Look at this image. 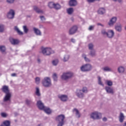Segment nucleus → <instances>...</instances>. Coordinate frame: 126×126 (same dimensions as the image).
<instances>
[{"label":"nucleus","mask_w":126,"mask_h":126,"mask_svg":"<svg viewBox=\"0 0 126 126\" xmlns=\"http://www.w3.org/2000/svg\"><path fill=\"white\" fill-rule=\"evenodd\" d=\"M14 0H7L6 1L8 3H13V2H14Z\"/></svg>","instance_id":"obj_47"},{"label":"nucleus","mask_w":126,"mask_h":126,"mask_svg":"<svg viewBox=\"0 0 126 126\" xmlns=\"http://www.w3.org/2000/svg\"><path fill=\"white\" fill-rule=\"evenodd\" d=\"M46 114L47 115H50L52 113V110L50 108L45 107L43 109H42Z\"/></svg>","instance_id":"obj_18"},{"label":"nucleus","mask_w":126,"mask_h":126,"mask_svg":"<svg viewBox=\"0 0 126 126\" xmlns=\"http://www.w3.org/2000/svg\"><path fill=\"white\" fill-rule=\"evenodd\" d=\"M40 18L42 21H45L46 20V18L44 16H40Z\"/></svg>","instance_id":"obj_48"},{"label":"nucleus","mask_w":126,"mask_h":126,"mask_svg":"<svg viewBox=\"0 0 126 126\" xmlns=\"http://www.w3.org/2000/svg\"><path fill=\"white\" fill-rule=\"evenodd\" d=\"M71 41L72 42V43H75V39H74L73 38H71Z\"/></svg>","instance_id":"obj_54"},{"label":"nucleus","mask_w":126,"mask_h":126,"mask_svg":"<svg viewBox=\"0 0 126 126\" xmlns=\"http://www.w3.org/2000/svg\"><path fill=\"white\" fill-rule=\"evenodd\" d=\"M76 95L78 98H83L84 97V94L82 93L81 90H77Z\"/></svg>","instance_id":"obj_13"},{"label":"nucleus","mask_w":126,"mask_h":126,"mask_svg":"<svg viewBox=\"0 0 126 126\" xmlns=\"http://www.w3.org/2000/svg\"><path fill=\"white\" fill-rule=\"evenodd\" d=\"M69 60V55H64L63 59V62H67Z\"/></svg>","instance_id":"obj_32"},{"label":"nucleus","mask_w":126,"mask_h":126,"mask_svg":"<svg viewBox=\"0 0 126 126\" xmlns=\"http://www.w3.org/2000/svg\"><path fill=\"white\" fill-rule=\"evenodd\" d=\"M77 31V26H73L71 29L69 30V34L70 35H72L74 34Z\"/></svg>","instance_id":"obj_11"},{"label":"nucleus","mask_w":126,"mask_h":126,"mask_svg":"<svg viewBox=\"0 0 126 126\" xmlns=\"http://www.w3.org/2000/svg\"><path fill=\"white\" fill-rule=\"evenodd\" d=\"M42 84L44 87H46V88L51 87L52 86L51 78L49 77H44L42 81Z\"/></svg>","instance_id":"obj_2"},{"label":"nucleus","mask_w":126,"mask_h":126,"mask_svg":"<svg viewBox=\"0 0 126 126\" xmlns=\"http://www.w3.org/2000/svg\"><path fill=\"white\" fill-rule=\"evenodd\" d=\"M81 90L83 93H87L88 92V89L85 87H83L82 89Z\"/></svg>","instance_id":"obj_39"},{"label":"nucleus","mask_w":126,"mask_h":126,"mask_svg":"<svg viewBox=\"0 0 126 126\" xmlns=\"http://www.w3.org/2000/svg\"><path fill=\"white\" fill-rule=\"evenodd\" d=\"M10 126V122L9 121H4L3 124L0 126Z\"/></svg>","instance_id":"obj_27"},{"label":"nucleus","mask_w":126,"mask_h":126,"mask_svg":"<svg viewBox=\"0 0 126 126\" xmlns=\"http://www.w3.org/2000/svg\"><path fill=\"white\" fill-rule=\"evenodd\" d=\"M31 102V101L28 99H27L26 100V104H27V105H29V104H30Z\"/></svg>","instance_id":"obj_51"},{"label":"nucleus","mask_w":126,"mask_h":126,"mask_svg":"<svg viewBox=\"0 0 126 126\" xmlns=\"http://www.w3.org/2000/svg\"><path fill=\"white\" fill-rule=\"evenodd\" d=\"M11 76H16V73L11 74Z\"/></svg>","instance_id":"obj_57"},{"label":"nucleus","mask_w":126,"mask_h":126,"mask_svg":"<svg viewBox=\"0 0 126 126\" xmlns=\"http://www.w3.org/2000/svg\"><path fill=\"white\" fill-rule=\"evenodd\" d=\"M38 126H41V125H38Z\"/></svg>","instance_id":"obj_59"},{"label":"nucleus","mask_w":126,"mask_h":126,"mask_svg":"<svg viewBox=\"0 0 126 126\" xmlns=\"http://www.w3.org/2000/svg\"><path fill=\"white\" fill-rule=\"evenodd\" d=\"M33 9L37 13H44V10L40 9L36 6L33 7Z\"/></svg>","instance_id":"obj_17"},{"label":"nucleus","mask_w":126,"mask_h":126,"mask_svg":"<svg viewBox=\"0 0 126 126\" xmlns=\"http://www.w3.org/2000/svg\"><path fill=\"white\" fill-rule=\"evenodd\" d=\"M90 117L91 119H93V120H100L102 117V114L100 112L95 111L90 114Z\"/></svg>","instance_id":"obj_6"},{"label":"nucleus","mask_w":126,"mask_h":126,"mask_svg":"<svg viewBox=\"0 0 126 126\" xmlns=\"http://www.w3.org/2000/svg\"><path fill=\"white\" fill-rule=\"evenodd\" d=\"M113 1H118V2H122V0H112Z\"/></svg>","instance_id":"obj_55"},{"label":"nucleus","mask_w":126,"mask_h":126,"mask_svg":"<svg viewBox=\"0 0 126 126\" xmlns=\"http://www.w3.org/2000/svg\"><path fill=\"white\" fill-rule=\"evenodd\" d=\"M101 33L102 34V35H104V36H107L108 34V32H106V30H102L101 31Z\"/></svg>","instance_id":"obj_43"},{"label":"nucleus","mask_w":126,"mask_h":126,"mask_svg":"<svg viewBox=\"0 0 126 126\" xmlns=\"http://www.w3.org/2000/svg\"><path fill=\"white\" fill-rule=\"evenodd\" d=\"M90 56H91V57H95L96 51H95V50H92L90 52Z\"/></svg>","instance_id":"obj_37"},{"label":"nucleus","mask_w":126,"mask_h":126,"mask_svg":"<svg viewBox=\"0 0 126 126\" xmlns=\"http://www.w3.org/2000/svg\"><path fill=\"white\" fill-rule=\"evenodd\" d=\"M35 94L36 96H41L39 88H36Z\"/></svg>","instance_id":"obj_35"},{"label":"nucleus","mask_w":126,"mask_h":126,"mask_svg":"<svg viewBox=\"0 0 126 126\" xmlns=\"http://www.w3.org/2000/svg\"><path fill=\"white\" fill-rule=\"evenodd\" d=\"M118 71L119 73H124L125 72V67L120 66L118 68Z\"/></svg>","instance_id":"obj_21"},{"label":"nucleus","mask_w":126,"mask_h":126,"mask_svg":"<svg viewBox=\"0 0 126 126\" xmlns=\"http://www.w3.org/2000/svg\"><path fill=\"white\" fill-rule=\"evenodd\" d=\"M114 35H115V32L112 30H109L107 31V34L106 36L108 38H113Z\"/></svg>","instance_id":"obj_14"},{"label":"nucleus","mask_w":126,"mask_h":126,"mask_svg":"<svg viewBox=\"0 0 126 126\" xmlns=\"http://www.w3.org/2000/svg\"><path fill=\"white\" fill-rule=\"evenodd\" d=\"M117 19L118 18L117 17H113L110 19L109 22H108V25L110 27L114 26V24L117 22Z\"/></svg>","instance_id":"obj_9"},{"label":"nucleus","mask_w":126,"mask_h":126,"mask_svg":"<svg viewBox=\"0 0 126 126\" xmlns=\"http://www.w3.org/2000/svg\"><path fill=\"white\" fill-rule=\"evenodd\" d=\"M72 76H73V73L71 72H67L63 73L61 76V78L63 80H67L71 78Z\"/></svg>","instance_id":"obj_5"},{"label":"nucleus","mask_w":126,"mask_h":126,"mask_svg":"<svg viewBox=\"0 0 126 126\" xmlns=\"http://www.w3.org/2000/svg\"><path fill=\"white\" fill-rule=\"evenodd\" d=\"M102 69L104 70V71H113L112 68L109 67L108 66H105L102 68Z\"/></svg>","instance_id":"obj_31"},{"label":"nucleus","mask_w":126,"mask_h":126,"mask_svg":"<svg viewBox=\"0 0 126 126\" xmlns=\"http://www.w3.org/2000/svg\"><path fill=\"white\" fill-rule=\"evenodd\" d=\"M53 8L56 9L57 10H59V9H61L62 8V6H61L58 3H56L54 4V7Z\"/></svg>","instance_id":"obj_25"},{"label":"nucleus","mask_w":126,"mask_h":126,"mask_svg":"<svg viewBox=\"0 0 126 126\" xmlns=\"http://www.w3.org/2000/svg\"><path fill=\"white\" fill-rule=\"evenodd\" d=\"M94 26H91L89 27V30H90V31H91V30H93V29H94Z\"/></svg>","instance_id":"obj_50"},{"label":"nucleus","mask_w":126,"mask_h":126,"mask_svg":"<svg viewBox=\"0 0 126 126\" xmlns=\"http://www.w3.org/2000/svg\"><path fill=\"white\" fill-rule=\"evenodd\" d=\"M2 90L4 93H5V97H4V102H10V98H11V94L9 92L8 87L4 86L2 87Z\"/></svg>","instance_id":"obj_1"},{"label":"nucleus","mask_w":126,"mask_h":126,"mask_svg":"<svg viewBox=\"0 0 126 126\" xmlns=\"http://www.w3.org/2000/svg\"><path fill=\"white\" fill-rule=\"evenodd\" d=\"M48 6L49 7H50V8H54L55 6V3H54L53 2H50L48 3Z\"/></svg>","instance_id":"obj_36"},{"label":"nucleus","mask_w":126,"mask_h":126,"mask_svg":"<svg viewBox=\"0 0 126 126\" xmlns=\"http://www.w3.org/2000/svg\"><path fill=\"white\" fill-rule=\"evenodd\" d=\"M69 5L70 6H75V5H77V1H76V0H70Z\"/></svg>","instance_id":"obj_16"},{"label":"nucleus","mask_w":126,"mask_h":126,"mask_svg":"<svg viewBox=\"0 0 126 126\" xmlns=\"http://www.w3.org/2000/svg\"><path fill=\"white\" fill-rule=\"evenodd\" d=\"M80 69L82 71H89L91 69H92V66L90 64H86L83 65L80 67Z\"/></svg>","instance_id":"obj_7"},{"label":"nucleus","mask_w":126,"mask_h":126,"mask_svg":"<svg viewBox=\"0 0 126 126\" xmlns=\"http://www.w3.org/2000/svg\"><path fill=\"white\" fill-rule=\"evenodd\" d=\"M52 77L54 80V81H58V74L54 73L53 74Z\"/></svg>","instance_id":"obj_33"},{"label":"nucleus","mask_w":126,"mask_h":126,"mask_svg":"<svg viewBox=\"0 0 126 126\" xmlns=\"http://www.w3.org/2000/svg\"><path fill=\"white\" fill-rule=\"evenodd\" d=\"M82 57L84 59L85 61L87 63H89V62H90V60H89V59L86 57V55L85 54H83Z\"/></svg>","instance_id":"obj_41"},{"label":"nucleus","mask_w":126,"mask_h":126,"mask_svg":"<svg viewBox=\"0 0 126 126\" xmlns=\"http://www.w3.org/2000/svg\"><path fill=\"white\" fill-rule=\"evenodd\" d=\"M102 120L103 121V122H106V121H107V118L106 117H104L102 119Z\"/></svg>","instance_id":"obj_56"},{"label":"nucleus","mask_w":126,"mask_h":126,"mask_svg":"<svg viewBox=\"0 0 126 126\" xmlns=\"http://www.w3.org/2000/svg\"><path fill=\"white\" fill-rule=\"evenodd\" d=\"M1 116L3 118H5L7 116V115L5 113H1Z\"/></svg>","instance_id":"obj_49"},{"label":"nucleus","mask_w":126,"mask_h":126,"mask_svg":"<svg viewBox=\"0 0 126 126\" xmlns=\"http://www.w3.org/2000/svg\"><path fill=\"white\" fill-rule=\"evenodd\" d=\"M14 15H15V12L13 9H11L7 14V17L9 19H13Z\"/></svg>","instance_id":"obj_8"},{"label":"nucleus","mask_w":126,"mask_h":126,"mask_svg":"<svg viewBox=\"0 0 126 126\" xmlns=\"http://www.w3.org/2000/svg\"><path fill=\"white\" fill-rule=\"evenodd\" d=\"M0 51L1 53H4L5 52V46H0Z\"/></svg>","instance_id":"obj_38"},{"label":"nucleus","mask_w":126,"mask_h":126,"mask_svg":"<svg viewBox=\"0 0 126 126\" xmlns=\"http://www.w3.org/2000/svg\"><path fill=\"white\" fill-rule=\"evenodd\" d=\"M106 83L108 86H112L113 85V82L111 81H106Z\"/></svg>","instance_id":"obj_44"},{"label":"nucleus","mask_w":126,"mask_h":126,"mask_svg":"<svg viewBox=\"0 0 126 126\" xmlns=\"http://www.w3.org/2000/svg\"><path fill=\"white\" fill-rule=\"evenodd\" d=\"M35 83H36V84H39V83H40V78L36 77L35 78Z\"/></svg>","instance_id":"obj_45"},{"label":"nucleus","mask_w":126,"mask_h":126,"mask_svg":"<svg viewBox=\"0 0 126 126\" xmlns=\"http://www.w3.org/2000/svg\"><path fill=\"white\" fill-rule=\"evenodd\" d=\"M97 25H98V26H101V27H104V25L101 23H97Z\"/></svg>","instance_id":"obj_52"},{"label":"nucleus","mask_w":126,"mask_h":126,"mask_svg":"<svg viewBox=\"0 0 126 126\" xmlns=\"http://www.w3.org/2000/svg\"><path fill=\"white\" fill-rule=\"evenodd\" d=\"M58 97L62 102H66L68 100V97L65 94L60 95Z\"/></svg>","instance_id":"obj_10"},{"label":"nucleus","mask_w":126,"mask_h":126,"mask_svg":"<svg viewBox=\"0 0 126 126\" xmlns=\"http://www.w3.org/2000/svg\"><path fill=\"white\" fill-rule=\"evenodd\" d=\"M33 30L36 35H37L38 36H41V31L39 29L36 28H33Z\"/></svg>","instance_id":"obj_19"},{"label":"nucleus","mask_w":126,"mask_h":126,"mask_svg":"<svg viewBox=\"0 0 126 126\" xmlns=\"http://www.w3.org/2000/svg\"><path fill=\"white\" fill-rule=\"evenodd\" d=\"M95 0H87V1L88 2H93L94 1H95Z\"/></svg>","instance_id":"obj_53"},{"label":"nucleus","mask_w":126,"mask_h":126,"mask_svg":"<svg viewBox=\"0 0 126 126\" xmlns=\"http://www.w3.org/2000/svg\"><path fill=\"white\" fill-rule=\"evenodd\" d=\"M64 119H65V116L63 114L58 115L56 117V121L59 122L58 126H63L64 125Z\"/></svg>","instance_id":"obj_4"},{"label":"nucleus","mask_w":126,"mask_h":126,"mask_svg":"<svg viewBox=\"0 0 126 126\" xmlns=\"http://www.w3.org/2000/svg\"><path fill=\"white\" fill-rule=\"evenodd\" d=\"M41 52L44 56H50L52 54L55 53V51L50 47L41 48Z\"/></svg>","instance_id":"obj_3"},{"label":"nucleus","mask_w":126,"mask_h":126,"mask_svg":"<svg viewBox=\"0 0 126 126\" xmlns=\"http://www.w3.org/2000/svg\"><path fill=\"white\" fill-rule=\"evenodd\" d=\"M94 45L92 43L89 44V50H92L93 49Z\"/></svg>","instance_id":"obj_46"},{"label":"nucleus","mask_w":126,"mask_h":126,"mask_svg":"<svg viewBox=\"0 0 126 126\" xmlns=\"http://www.w3.org/2000/svg\"><path fill=\"white\" fill-rule=\"evenodd\" d=\"M98 84L99 85H101V86H104V85L103 83H102V81H101V77H100V76L98 77Z\"/></svg>","instance_id":"obj_42"},{"label":"nucleus","mask_w":126,"mask_h":126,"mask_svg":"<svg viewBox=\"0 0 126 126\" xmlns=\"http://www.w3.org/2000/svg\"><path fill=\"white\" fill-rule=\"evenodd\" d=\"M4 31V26L3 25H0V33H2Z\"/></svg>","instance_id":"obj_40"},{"label":"nucleus","mask_w":126,"mask_h":126,"mask_svg":"<svg viewBox=\"0 0 126 126\" xmlns=\"http://www.w3.org/2000/svg\"><path fill=\"white\" fill-rule=\"evenodd\" d=\"M52 63L53 65H55V66L56 65H58V63H59V60L58 59H55L52 61Z\"/></svg>","instance_id":"obj_30"},{"label":"nucleus","mask_w":126,"mask_h":126,"mask_svg":"<svg viewBox=\"0 0 126 126\" xmlns=\"http://www.w3.org/2000/svg\"><path fill=\"white\" fill-rule=\"evenodd\" d=\"M74 10L73 8H69L66 9V12L68 14H72L73 13Z\"/></svg>","instance_id":"obj_28"},{"label":"nucleus","mask_w":126,"mask_h":126,"mask_svg":"<svg viewBox=\"0 0 126 126\" xmlns=\"http://www.w3.org/2000/svg\"><path fill=\"white\" fill-rule=\"evenodd\" d=\"M14 30L16 31L19 35H23V32L19 30V29L18 28V27H17V26H15L14 27Z\"/></svg>","instance_id":"obj_24"},{"label":"nucleus","mask_w":126,"mask_h":126,"mask_svg":"<svg viewBox=\"0 0 126 126\" xmlns=\"http://www.w3.org/2000/svg\"><path fill=\"white\" fill-rule=\"evenodd\" d=\"M9 41L12 45H17L19 43V40L18 39L10 38Z\"/></svg>","instance_id":"obj_15"},{"label":"nucleus","mask_w":126,"mask_h":126,"mask_svg":"<svg viewBox=\"0 0 126 126\" xmlns=\"http://www.w3.org/2000/svg\"><path fill=\"white\" fill-rule=\"evenodd\" d=\"M37 106L39 109V110H43L45 108V106L44 105V103L42 102V101L38 100L37 102Z\"/></svg>","instance_id":"obj_12"},{"label":"nucleus","mask_w":126,"mask_h":126,"mask_svg":"<svg viewBox=\"0 0 126 126\" xmlns=\"http://www.w3.org/2000/svg\"><path fill=\"white\" fill-rule=\"evenodd\" d=\"M37 62H38V63H41V60L39 59H37Z\"/></svg>","instance_id":"obj_58"},{"label":"nucleus","mask_w":126,"mask_h":126,"mask_svg":"<svg viewBox=\"0 0 126 126\" xmlns=\"http://www.w3.org/2000/svg\"><path fill=\"white\" fill-rule=\"evenodd\" d=\"M124 119H125V117L124 116V114L121 113L119 117L120 122L123 123L124 122Z\"/></svg>","instance_id":"obj_29"},{"label":"nucleus","mask_w":126,"mask_h":126,"mask_svg":"<svg viewBox=\"0 0 126 126\" xmlns=\"http://www.w3.org/2000/svg\"><path fill=\"white\" fill-rule=\"evenodd\" d=\"M23 29L24 30V33H25L26 34H27V33H28V31H29V29H28V28H27V26H24L23 27Z\"/></svg>","instance_id":"obj_34"},{"label":"nucleus","mask_w":126,"mask_h":126,"mask_svg":"<svg viewBox=\"0 0 126 126\" xmlns=\"http://www.w3.org/2000/svg\"><path fill=\"white\" fill-rule=\"evenodd\" d=\"M106 12V10L104 8H100L98 10V14H104Z\"/></svg>","instance_id":"obj_22"},{"label":"nucleus","mask_w":126,"mask_h":126,"mask_svg":"<svg viewBox=\"0 0 126 126\" xmlns=\"http://www.w3.org/2000/svg\"><path fill=\"white\" fill-rule=\"evenodd\" d=\"M105 90L107 93H114V92L113 91V89L109 87H106Z\"/></svg>","instance_id":"obj_26"},{"label":"nucleus","mask_w":126,"mask_h":126,"mask_svg":"<svg viewBox=\"0 0 126 126\" xmlns=\"http://www.w3.org/2000/svg\"><path fill=\"white\" fill-rule=\"evenodd\" d=\"M115 30L118 32H122V25L119 24L115 26Z\"/></svg>","instance_id":"obj_23"},{"label":"nucleus","mask_w":126,"mask_h":126,"mask_svg":"<svg viewBox=\"0 0 126 126\" xmlns=\"http://www.w3.org/2000/svg\"><path fill=\"white\" fill-rule=\"evenodd\" d=\"M73 113H74V114H75L76 117L77 118H79L80 117V113H79V111H78L77 109L74 108V109H73Z\"/></svg>","instance_id":"obj_20"}]
</instances>
